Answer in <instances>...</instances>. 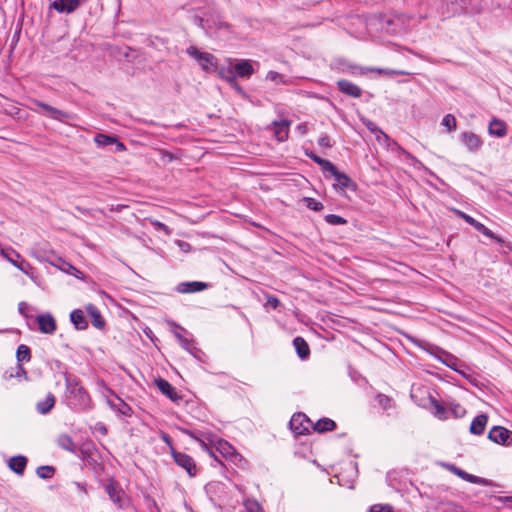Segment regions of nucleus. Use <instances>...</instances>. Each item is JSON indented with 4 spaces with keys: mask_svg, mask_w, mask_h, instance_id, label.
I'll list each match as a JSON object with an SVG mask.
<instances>
[{
    "mask_svg": "<svg viewBox=\"0 0 512 512\" xmlns=\"http://www.w3.org/2000/svg\"><path fill=\"white\" fill-rule=\"evenodd\" d=\"M440 360H441V362H442L443 364H445L447 367H449V368H451V369H453V370H455V371L457 370V368H456V363H457V361H458V360H457V358H456V357H454L453 355H451V354H446V358H445V359H440Z\"/></svg>",
    "mask_w": 512,
    "mask_h": 512,
    "instance_id": "nucleus-51",
    "label": "nucleus"
},
{
    "mask_svg": "<svg viewBox=\"0 0 512 512\" xmlns=\"http://www.w3.org/2000/svg\"><path fill=\"white\" fill-rule=\"evenodd\" d=\"M474 227L478 232L482 233L484 236L494 240L498 244H500L503 248L512 251V244L510 242L505 241L502 237L496 235L492 230L487 228L484 224L477 221L473 218L472 222L469 224Z\"/></svg>",
    "mask_w": 512,
    "mask_h": 512,
    "instance_id": "nucleus-8",
    "label": "nucleus"
},
{
    "mask_svg": "<svg viewBox=\"0 0 512 512\" xmlns=\"http://www.w3.org/2000/svg\"><path fill=\"white\" fill-rule=\"evenodd\" d=\"M466 410L463 406L458 403H450L448 406V415H452L455 418H461L465 415Z\"/></svg>",
    "mask_w": 512,
    "mask_h": 512,
    "instance_id": "nucleus-41",
    "label": "nucleus"
},
{
    "mask_svg": "<svg viewBox=\"0 0 512 512\" xmlns=\"http://www.w3.org/2000/svg\"><path fill=\"white\" fill-rule=\"evenodd\" d=\"M376 21L378 29L389 35L399 34L403 30V24L399 18L380 15Z\"/></svg>",
    "mask_w": 512,
    "mask_h": 512,
    "instance_id": "nucleus-4",
    "label": "nucleus"
},
{
    "mask_svg": "<svg viewBox=\"0 0 512 512\" xmlns=\"http://www.w3.org/2000/svg\"><path fill=\"white\" fill-rule=\"evenodd\" d=\"M175 337L178 339L180 345L182 348L187 350L191 355L194 357H198V353H200V349L194 346V343L192 340H189L188 338L184 337L179 332H174Z\"/></svg>",
    "mask_w": 512,
    "mask_h": 512,
    "instance_id": "nucleus-30",
    "label": "nucleus"
},
{
    "mask_svg": "<svg viewBox=\"0 0 512 512\" xmlns=\"http://www.w3.org/2000/svg\"><path fill=\"white\" fill-rule=\"evenodd\" d=\"M171 455L175 463L183 468L189 476L193 477L197 474V466L194 459L188 454L178 452L174 448L171 449Z\"/></svg>",
    "mask_w": 512,
    "mask_h": 512,
    "instance_id": "nucleus-5",
    "label": "nucleus"
},
{
    "mask_svg": "<svg viewBox=\"0 0 512 512\" xmlns=\"http://www.w3.org/2000/svg\"><path fill=\"white\" fill-rule=\"evenodd\" d=\"M441 6L439 7L440 14L449 18L455 15L463 14V6H461V0H441Z\"/></svg>",
    "mask_w": 512,
    "mask_h": 512,
    "instance_id": "nucleus-10",
    "label": "nucleus"
},
{
    "mask_svg": "<svg viewBox=\"0 0 512 512\" xmlns=\"http://www.w3.org/2000/svg\"><path fill=\"white\" fill-rule=\"evenodd\" d=\"M306 156L309 157L312 161H314L316 164H318L324 173H326L330 169H334V164L330 162L327 159L321 158L320 156L316 155L314 152H305Z\"/></svg>",
    "mask_w": 512,
    "mask_h": 512,
    "instance_id": "nucleus-33",
    "label": "nucleus"
},
{
    "mask_svg": "<svg viewBox=\"0 0 512 512\" xmlns=\"http://www.w3.org/2000/svg\"><path fill=\"white\" fill-rule=\"evenodd\" d=\"M86 311L89 314V316L91 317L92 325L95 328L102 330L105 327L106 322H105L104 318L102 317L99 309L94 304L90 303V304L86 305Z\"/></svg>",
    "mask_w": 512,
    "mask_h": 512,
    "instance_id": "nucleus-21",
    "label": "nucleus"
},
{
    "mask_svg": "<svg viewBox=\"0 0 512 512\" xmlns=\"http://www.w3.org/2000/svg\"><path fill=\"white\" fill-rule=\"evenodd\" d=\"M234 71V75L242 78H249L254 73V69L250 60H240L235 64Z\"/></svg>",
    "mask_w": 512,
    "mask_h": 512,
    "instance_id": "nucleus-24",
    "label": "nucleus"
},
{
    "mask_svg": "<svg viewBox=\"0 0 512 512\" xmlns=\"http://www.w3.org/2000/svg\"><path fill=\"white\" fill-rule=\"evenodd\" d=\"M94 141L98 147H105L114 144L116 146V151L121 152L126 150L124 143L119 141L115 136L99 133L95 136Z\"/></svg>",
    "mask_w": 512,
    "mask_h": 512,
    "instance_id": "nucleus-16",
    "label": "nucleus"
},
{
    "mask_svg": "<svg viewBox=\"0 0 512 512\" xmlns=\"http://www.w3.org/2000/svg\"><path fill=\"white\" fill-rule=\"evenodd\" d=\"M370 512H393V510L389 505H373Z\"/></svg>",
    "mask_w": 512,
    "mask_h": 512,
    "instance_id": "nucleus-54",
    "label": "nucleus"
},
{
    "mask_svg": "<svg viewBox=\"0 0 512 512\" xmlns=\"http://www.w3.org/2000/svg\"><path fill=\"white\" fill-rule=\"evenodd\" d=\"M337 87L342 93L350 97L360 98L362 96V89L348 80H339L337 82Z\"/></svg>",
    "mask_w": 512,
    "mask_h": 512,
    "instance_id": "nucleus-17",
    "label": "nucleus"
},
{
    "mask_svg": "<svg viewBox=\"0 0 512 512\" xmlns=\"http://www.w3.org/2000/svg\"><path fill=\"white\" fill-rule=\"evenodd\" d=\"M293 345L296 350L297 355L301 359H307L310 355V348L308 343L305 341L303 337H296L293 340Z\"/></svg>",
    "mask_w": 512,
    "mask_h": 512,
    "instance_id": "nucleus-28",
    "label": "nucleus"
},
{
    "mask_svg": "<svg viewBox=\"0 0 512 512\" xmlns=\"http://www.w3.org/2000/svg\"><path fill=\"white\" fill-rule=\"evenodd\" d=\"M208 18L210 19V23L212 24V30L213 29H222V28L229 29L230 28V25L228 23L224 22L220 16V14L217 12L213 13Z\"/></svg>",
    "mask_w": 512,
    "mask_h": 512,
    "instance_id": "nucleus-40",
    "label": "nucleus"
},
{
    "mask_svg": "<svg viewBox=\"0 0 512 512\" xmlns=\"http://www.w3.org/2000/svg\"><path fill=\"white\" fill-rule=\"evenodd\" d=\"M376 399L378 401L379 406H381L383 409H388L391 405V398L385 394L379 393L376 396Z\"/></svg>",
    "mask_w": 512,
    "mask_h": 512,
    "instance_id": "nucleus-50",
    "label": "nucleus"
},
{
    "mask_svg": "<svg viewBox=\"0 0 512 512\" xmlns=\"http://www.w3.org/2000/svg\"><path fill=\"white\" fill-rule=\"evenodd\" d=\"M86 1L87 0H55L50 4V8L58 13L70 14Z\"/></svg>",
    "mask_w": 512,
    "mask_h": 512,
    "instance_id": "nucleus-9",
    "label": "nucleus"
},
{
    "mask_svg": "<svg viewBox=\"0 0 512 512\" xmlns=\"http://www.w3.org/2000/svg\"><path fill=\"white\" fill-rule=\"evenodd\" d=\"M326 173H329L331 176L334 177L336 183L334 184L335 187H339L341 189H350V190H356V184L355 182L345 173L340 172L337 167L334 165V169L328 170Z\"/></svg>",
    "mask_w": 512,
    "mask_h": 512,
    "instance_id": "nucleus-11",
    "label": "nucleus"
},
{
    "mask_svg": "<svg viewBox=\"0 0 512 512\" xmlns=\"http://www.w3.org/2000/svg\"><path fill=\"white\" fill-rule=\"evenodd\" d=\"M367 73H377L379 75L384 76H394V75H410V72L404 71V70H395V69H389V68H377V67H367Z\"/></svg>",
    "mask_w": 512,
    "mask_h": 512,
    "instance_id": "nucleus-34",
    "label": "nucleus"
},
{
    "mask_svg": "<svg viewBox=\"0 0 512 512\" xmlns=\"http://www.w3.org/2000/svg\"><path fill=\"white\" fill-rule=\"evenodd\" d=\"M463 6V14H476L482 9L480 0H461Z\"/></svg>",
    "mask_w": 512,
    "mask_h": 512,
    "instance_id": "nucleus-32",
    "label": "nucleus"
},
{
    "mask_svg": "<svg viewBox=\"0 0 512 512\" xmlns=\"http://www.w3.org/2000/svg\"><path fill=\"white\" fill-rule=\"evenodd\" d=\"M455 214L460 217L461 219H463L466 223L470 224L473 220V217L464 213L463 211L461 210H454Z\"/></svg>",
    "mask_w": 512,
    "mask_h": 512,
    "instance_id": "nucleus-56",
    "label": "nucleus"
},
{
    "mask_svg": "<svg viewBox=\"0 0 512 512\" xmlns=\"http://www.w3.org/2000/svg\"><path fill=\"white\" fill-rule=\"evenodd\" d=\"M108 404L112 409H116L119 413H121L124 416H130L132 413L131 407L122 400H121V403L119 404V406H117V407L110 400H108Z\"/></svg>",
    "mask_w": 512,
    "mask_h": 512,
    "instance_id": "nucleus-45",
    "label": "nucleus"
},
{
    "mask_svg": "<svg viewBox=\"0 0 512 512\" xmlns=\"http://www.w3.org/2000/svg\"><path fill=\"white\" fill-rule=\"evenodd\" d=\"M303 202L305 204V206L308 208V209H311L313 211H321L324 206H323V203L314 199V198H311V197H304L303 198Z\"/></svg>",
    "mask_w": 512,
    "mask_h": 512,
    "instance_id": "nucleus-44",
    "label": "nucleus"
},
{
    "mask_svg": "<svg viewBox=\"0 0 512 512\" xmlns=\"http://www.w3.org/2000/svg\"><path fill=\"white\" fill-rule=\"evenodd\" d=\"M193 23L203 29L206 33L212 31V24L210 23V19L205 16L195 15L193 17Z\"/></svg>",
    "mask_w": 512,
    "mask_h": 512,
    "instance_id": "nucleus-38",
    "label": "nucleus"
},
{
    "mask_svg": "<svg viewBox=\"0 0 512 512\" xmlns=\"http://www.w3.org/2000/svg\"><path fill=\"white\" fill-rule=\"evenodd\" d=\"M217 449L225 457H228V456L238 457V456H240L236 452V450L227 441H223V440L219 441Z\"/></svg>",
    "mask_w": 512,
    "mask_h": 512,
    "instance_id": "nucleus-37",
    "label": "nucleus"
},
{
    "mask_svg": "<svg viewBox=\"0 0 512 512\" xmlns=\"http://www.w3.org/2000/svg\"><path fill=\"white\" fill-rule=\"evenodd\" d=\"M186 53L194 58L204 71L211 72L216 70L217 59L213 54L201 52L195 46L188 47Z\"/></svg>",
    "mask_w": 512,
    "mask_h": 512,
    "instance_id": "nucleus-3",
    "label": "nucleus"
},
{
    "mask_svg": "<svg viewBox=\"0 0 512 512\" xmlns=\"http://www.w3.org/2000/svg\"><path fill=\"white\" fill-rule=\"evenodd\" d=\"M266 298H267V301H266L267 306H270L273 309H277L278 306L280 305V301L276 296L267 295Z\"/></svg>",
    "mask_w": 512,
    "mask_h": 512,
    "instance_id": "nucleus-52",
    "label": "nucleus"
},
{
    "mask_svg": "<svg viewBox=\"0 0 512 512\" xmlns=\"http://www.w3.org/2000/svg\"><path fill=\"white\" fill-rule=\"evenodd\" d=\"M70 321L77 330H85L88 327V322L81 309H75L70 313Z\"/></svg>",
    "mask_w": 512,
    "mask_h": 512,
    "instance_id": "nucleus-25",
    "label": "nucleus"
},
{
    "mask_svg": "<svg viewBox=\"0 0 512 512\" xmlns=\"http://www.w3.org/2000/svg\"><path fill=\"white\" fill-rule=\"evenodd\" d=\"M289 425L295 434L304 435L309 432L312 422L304 413L299 412L292 416Z\"/></svg>",
    "mask_w": 512,
    "mask_h": 512,
    "instance_id": "nucleus-6",
    "label": "nucleus"
},
{
    "mask_svg": "<svg viewBox=\"0 0 512 512\" xmlns=\"http://www.w3.org/2000/svg\"><path fill=\"white\" fill-rule=\"evenodd\" d=\"M65 385L70 407L78 411L88 410L91 408V398L88 392L81 385L78 377L74 375H66Z\"/></svg>",
    "mask_w": 512,
    "mask_h": 512,
    "instance_id": "nucleus-1",
    "label": "nucleus"
},
{
    "mask_svg": "<svg viewBox=\"0 0 512 512\" xmlns=\"http://www.w3.org/2000/svg\"><path fill=\"white\" fill-rule=\"evenodd\" d=\"M275 135L278 141L283 142L288 139L290 121L281 120L273 122Z\"/></svg>",
    "mask_w": 512,
    "mask_h": 512,
    "instance_id": "nucleus-26",
    "label": "nucleus"
},
{
    "mask_svg": "<svg viewBox=\"0 0 512 512\" xmlns=\"http://www.w3.org/2000/svg\"><path fill=\"white\" fill-rule=\"evenodd\" d=\"M6 259L10 263H12L15 267H17L19 270H21L23 273L28 274V269H30L31 266L27 261L21 260L20 262H18L16 260H13L12 258H10L8 255H6Z\"/></svg>",
    "mask_w": 512,
    "mask_h": 512,
    "instance_id": "nucleus-48",
    "label": "nucleus"
},
{
    "mask_svg": "<svg viewBox=\"0 0 512 512\" xmlns=\"http://www.w3.org/2000/svg\"><path fill=\"white\" fill-rule=\"evenodd\" d=\"M318 145L324 148H330L332 146L330 143V138L326 134L320 136L318 139Z\"/></svg>",
    "mask_w": 512,
    "mask_h": 512,
    "instance_id": "nucleus-55",
    "label": "nucleus"
},
{
    "mask_svg": "<svg viewBox=\"0 0 512 512\" xmlns=\"http://www.w3.org/2000/svg\"><path fill=\"white\" fill-rule=\"evenodd\" d=\"M448 132H452L456 129V119L452 114H446L441 122Z\"/></svg>",
    "mask_w": 512,
    "mask_h": 512,
    "instance_id": "nucleus-46",
    "label": "nucleus"
},
{
    "mask_svg": "<svg viewBox=\"0 0 512 512\" xmlns=\"http://www.w3.org/2000/svg\"><path fill=\"white\" fill-rule=\"evenodd\" d=\"M208 288V284L201 281L181 282L178 284L176 290L179 293H195Z\"/></svg>",
    "mask_w": 512,
    "mask_h": 512,
    "instance_id": "nucleus-19",
    "label": "nucleus"
},
{
    "mask_svg": "<svg viewBox=\"0 0 512 512\" xmlns=\"http://www.w3.org/2000/svg\"><path fill=\"white\" fill-rule=\"evenodd\" d=\"M22 376H26V371L23 368L22 364H18L17 367H16L15 374L11 373L10 377H18V378H20Z\"/></svg>",
    "mask_w": 512,
    "mask_h": 512,
    "instance_id": "nucleus-57",
    "label": "nucleus"
},
{
    "mask_svg": "<svg viewBox=\"0 0 512 512\" xmlns=\"http://www.w3.org/2000/svg\"><path fill=\"white\" fill-rule=\"evenodd\" d=\"M36 321L40 332L44 334H53L56 331V321L50 313L38 315Z\"/></svg>",
    "mask_w": 512,
    "mask_h": 512,
    "instance_id": "nucleus-15",
    "label": "nucleus"
},
{
    "mask_svg": "<svg viewBox=\"0 0 512 512\" xmlns=\"http://www.w3.org/2000/svg\"><path fill=\"white\" fill-rule=\"evenodd\" d=\"M27 465V458L22 455L13 456L9 460V468L18 475H22Z\"/></svg>",
    "mask_w": 512,
    "mask_h": 512,
    "instance_id": "nucleus-27",
    "label": "nucleus"
},
{
    "mask_svg": "<svg viewBox=\"0 0 512 512\" xmlns=\"http://www.w3.org/2000/svg\"><path fill=\"white\" fill-rule=\"evenodd\" d=\"M16 357L19 364L23 361L28 362L31 358L30 348L24 344L19 345L16 351Z\"/></svg>",
    "mask_w": 512,
    "mask_h": 512,
    "instance_id": "nucleus-39",
    "label": "nucleus"
},
{
    "mask_svg": "<svg viewBox=\"0 0 512 512\" xmlns=\"http://www.w3.org/2000/svg\"><path fill=\"white\" fill-rule=\"evenodd\" d=\"M267 80L273 81V82H282L283 76L275 71H269L266 76Z\"/></svg>",
    "mask_w": 512,
    "mask_h": 512,
    "instance_id": "nucleus-53",
    "label": "nucleus"
},
{
    "mask_svg": "<svg viewBox=\"0 0 512 512\" xmlns=\"http://www.w3.org/2000/svg\"><path fill=\"white\" fill-rule=\"evenodd\" d=\"M186 433H187L190 437H192V438H194V439H197V437L194 435V433H193V432L186 431Z\"/></svg>",
    "mask_w": 512,
    "mask_h": 512,
    "instance_id": "nucleus-64",
    "label": "nucleus"
},
{
    "mask_svg": "<svg viewBox=\"0 0 512 512\" xmlns=\"http://www.w3.org/2000/svg\"><path fill=\"white\" fill-rule=\"evenodd\" d=\"M155 384L159 391L171 401L178 403L182 400V396L176 392L175 388L167 380L158 378L155 380Z\"/></svg>",
    "mask_w": 512,
    "mask_h": 512,
    "instance_id": "nucleus-14",
    "label": "nucleus"
},
{
    "mask_svg": "<svg viewBox=\"0 0 512 512\" xmlns=\"http://www.w3.org/2000/svg\"><path fill=\"white\" fill-rule=\"evenodd\" d=\"M25 306H26V303H24V302L19 303V311H20L21 313H23V310H24V307H25Z\"/></svg>",
    "mask_w": 512,
    "mask_h": 512,
    "instance_id": "nucleus-63",
    "label": "nucleus"
},
{
    "mask_svg": "<svg viewBox=\"0 0 512 512\" xmlns=\"http://www.w3.org/2000/svg\"><path fill=\"white\" fill-rule=\"evenodd\" d=\"M155 225H156L159 229H161V230L168 231V227H167L165 224H163V223H161V222H159V221H157V222L155 223Z\"/></svg>",
    "mask_w": 512,
    "mask_h": 512,
    "instance_id": "nucleus-61",
    "label": "nucleus"
},
{
    "mask_svg": "<svg viewBox=\"0 0 512 512\" xmlns=\"http://www.w3.org/2000/svg\"><path fill=\"white\" fill-rule=\"evenodd\" d=\"M55 401V396L52 393H48L44 400L37 403L36 409L40 414L45 415L54 407Z\"/></svg>",
    "mask_w": 512,
    "mask_h": 512,
    "instance_id": "nucleus-29",
    "label": "nucleus"
},
{
    "mask_svg": "<svg viewBox=\"0 0 512 512\" xmlns=\"http://www.w3.org/2000/svg\"><path fill=\"white\" fill-rule=\"evenodd\" d=\"M104 488L111 501L121 506L124 491L121 486L114 480L109 479L105 484Z\"/></svg>",
    "mask_w": 512,
    "mask_h": 512,
    "instance_id": "nucleus-13",
    "label": "nucleus"
},
{
    "mask_svg": "<svg viewBox=\"0 0 512 512\" xmlns=\"http://www.w3.org/2000/svg\"><path fill=\"white\" fill-rule=\"evenodd\" d=\"M460 141L470 152H477L483 145L480 136L473 132L461 133Z\"/></svg>",
    "mask_w": 512,
    "mask_h": 512,
    "instance_id": "nucleus-12",
    "label": "nucleus"
},
{
    "mask_svg": "<svg viewBox=\"0 0 512 512\" xmlns=\"http://www.w3.org/2000/svg\"><path fill=\"white\" fill-rule=\"evenodd\" d=\"M338 68L343 72L351 75H365L367 73V67H362L357 64H353L347 60H339Z\"/></svg>",
    "mask_w": 512,
    "mask_h": 512,
    "instance_id": "nucleus-20",
    "label": "nucleus"
},
{
    "mask_svg": "<svg viewBox=\"0 0 512 512\" xmlns=\"http://www.w3.org/2000/svg\"><path fill=\"white\" fill-rule=\"evenodd\" d=\"M431 403L435 409V411H434L435 417H437L440 420H446L449 418L448 407L441 404L439 401H437L434 398H431Z\"/></svg>",
    "mask_w": 512,
    "mask_h": 512,
    "instance_id": "nucleus-35",
    "label": "nucleus"
},
{
    "mask_svg": "<svg viewBox=\"0 0 512 512\" xmlns=\"http://www.w3.org/2000/svg\"><path fill=\"white\" fill-rule=\"evenodd\" d=\"M313 429L318 433H324L327 431H332L336 428V423L330 418H322L318 420L315 424L312 423Z\"/></svg>",
    "mask_w": 512,
    "mask_h": 512,
    "instance_id": "nucleus-31",
    "label": "nucleus"
},
{
    "mask_svg": "<svg viewBox=\"0 0 512 512\" xmlns=\"http://www.w3.org/2000/svg\"><path fill=\"white\" fill-rule=\"evenodd\" d=\"M246 512H263L261 504L255 499H246L243 502Z\"/></svg>",
    "mask_w": 512,
    "mask_h": 512,
    "instance_id": "nucleus-43",
    "label": "nucleus"
},
{
    "mask_svg": "<svg viewBox=\"0 0 512 512\" xmlns=\"http://www.w3.org/2000/svg\"><path fill=\"white\" fill-rule=\"evenodd\" d=\"M55 473V468L49 465L40 466L36 470V474L41 479L52 478Z\"/></svg>",
    "mask_w": 512,
    "mask_h": 512,
    "instance_id": "nucleus-42",
    "label": "nucleus"
},
{
    "mask_svg": "<svg viewBox=\"0 0 512 512\" xmlns=\"http://www.w3.org/2000/svg\"><path fill=\"white\" fill-rule=\"evenodd\" d=\"M488 131L489 134L502 138L507 134V125L503 120L493 118L489 123Z\"/></svg>",
    "mask_w": 512,
    "mask_h": 512,
    "instance_id": "nucleus-22",
    "label": "nucleus"
},
{
    "mask_svg": "<svg viewBox=\"0 0 512 512\" xmlns=\"http://www.w3.org/2000/svg\"><path fill=\"white\" fill-rule=\"evenodd\" d=\"M162 438L167 444L171 445V439L167 434H164Z\"/></svg>",
    "mask_w": 512,
    "mask_h": 512,
    "instance_id": "nucleus-62",
    "label": "nucleus"
},
{
    "mask_svg": "<svg viewBox=\"0 0 512 512\" xmlns=\"http://www.w3.org/2000/svg\"><path fill=\"white\" fill-rule=\"evenodd\" d=\"M178 245L183 251H188L191 247L190 244L185 241H178Z\"/></svg>",
    "mask_w": 512,
    "mask_h": 512,
    "instance_id": "nucleus-59",
    "label": "nucleus"
},
{
    "mask_svg": "<svg viewBox=\"0 0 512 512\" xmlns=\"http://www.w3.org/2000/svg\"><path fill=\"white\" fill-rule=\"evenodd\" d=\"M325 221L330 225H344L347 220L336 214H328L325 216Z\"/></svg>",
    "mask_w": 512,
    "mask_h": 512,
    "instance_id": "nucleus-47",
    "label": "nucleus"
},
{
    "mask_svg": "<svg viewBox=\"0 0 512 512\" xmlns=\"http://www.w3.org/2000/svg\"><path fill=\"white\" fill-rule=\"evenodd\" d=\"M161 154L163 161L172 162L175 159L174 155L168 151H161Z\"/></svg>",
    "mask_w": 512,
    "mask_h": 512,
    "instance_id": "nucleus-58",
    "label": "nucleus"
},
{
    "mask_svg": "<svg viewBox=\"0 0 512 512\" xmlns=\"http://www.w3.org/2000/svg\"><path fill=\"white\" fill-rule=\"evenodd\" d=\"M446 467L449 469V471H451L452 473H454L455 475H457L458 477H460L461 479H463L469 483L484 484L486 482L485 479L475 476V475H472V474H469L454 464H448V465H446Z\"/></svg>",
    "mask_w": 512,
    "mask_h": 512,
    "instance_id": "nucleus-18",
    "label": "nucleus"
},
{
    "mask_svg": "<svg viewBox=\"0 0 512 512\" xmlns=\"http://www.w3.org/2000/svg\"><path fill=\"white\" fill-rule=\"evenodd\" d=\"M488 422V416L486 414H480L477 415L470 425L469 431L471 434L474 435H481L483 434L485 427Z\"/></svg>",
    "mask_w": 512,
    "mask_h": 512,
    "instance_id": "nucleus-23",
    "label": "nucleus"
},
{
    "mask_svg": "<svg viewBox=\"0 0 512 512\" xmlns=\"http://www.w3.org/2000/svg\"><path fill=\"white\" fill-rule=\"evenodd\" d=\"M97 429L103 434V435H106L107 434V428L105 427L104 424L102 423H98L97 424Z\"/></svg>",
    "mask_w": 512,
    "mask_h": 512,
    "instance_id": "nucleus-60",
    "label": "nucleus"
},
{
    "mask_svg": "<svg viewBox=\"0 0 512 512\" xmlns=\"http://www.w3.org/2000/svg\"><path fill=\"white\" fill-rule=\"evenodd\" d=\"M222 77L233 87L235 88L239 93H242V88L238 85L236 81V75H234L232 72H229V75L225 76L223 72H221Z\"/></svg>",
    "mask_w": 512,
    "mask_h": 512,
    "instance_id": "nucleus-49",
    "label": "nucleus"
},
{
    "mask_svg": "<svg viewBox=\"0 0 512 512\" xmlns=\"http://www.w3.org/2000/svg\"><path fill=\"white\" fill-rule=\"evenodd\" d=\"M488 439L496 444L512 446V431L502 426H494L488 433Z\"/></svg>",
    "mask_w": 512,
    "mask_h": 512,
    "instance_id": "nucleus-7",
    "label": "nucleus"
},
{
    "mask_svg": "<svg viewBox=\"0 0 512 512\" xmlns=\"http://www.w3.org/2000/svg\"><path fill=\"white\" fill-rule=\"evenodd\" d=\"M57 443L62 449L66 451H75V443L73 442L72 438L67 434H61L58 437Z\"/></svg>",
    "mask_w": 512,
    "mask_h": 512,
    "instance_id": "nucleus-36",
    "label": "nucleus"
},
{
    "mask_svg": "<svg viewBox=\"0 0 512 512\" xmlns=\"http://www.w3.org/2000/svg\"><path fill=\"white\" fill-rule=\"evenodd\" d=\"M31 105L32 106L30 107V109L33 112L62 123H65L67 120H71L74 118L73 114L57 109L38 99H32Z\"/></svg>",
    "mask_w": 512,
    "mask_h": 512,
    "instance_id": "nucleus-2",
    "label": "nucleus"
}]
</instances>
